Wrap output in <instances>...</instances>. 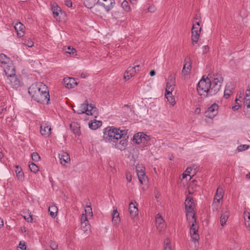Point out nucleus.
<instances>
[{
  "mask_svg": "<svg viewBox=\"0 0 250 250\" xmlns=\"http://www.w3.org/2000/svg\"><path fill=\"white\" fill-rule=\"evenodd\" d=\"M223 81L220 74H208L206 78L203 76L197 86L198 94L203 97L216 94L220 89Z\"/></svg>",
  "mask_w": 250,
  "mask_h": 250,
  "instance_id": "nucleus-1",
  "label": "nucleus"
},
{
  "mask_svg": "<svg viewBox=\"0 0 250 250\" xmlns=\"http://www.w3.org/2000/svg\"><path fill=\"white\" fill-rule=\"evenodd\" d=\"M103 138L105 142H112L115 147L121 150L125 149L127 145L123 131L116 128H107L104 132Z\"/></svg>",
  "mask_w": 250,
  "mask_h": 250,
  "instance_id": "nucleus-2",
  "label": "nucleus"
},
{
  "mask_svg": "<svg viewBox=\"0 0 250 250\" xmlns=\"http://www.w3.org/2000/svg\"><path fill=\"white\" fill-rule=\"evenodd\" d=\"M47 87L43 83H39L32 84L28 89V93L32 99L40 103H48L49 94Z\"/></svg>",
  "mask_w": 250,
  "mask_h": 250,
  "instance_id": "nucleus-3",
  "label": "nucleus"
},
{
  "mask_svg": "<svg viewBox=\"0 0 250 250\" xmlns=\"http://www.w3.org/2000/svg\"><path fill=\"white\" fill-rule=\"evenodd\" d=\"M185 204L187 212V219L188 221L189 224H191L190 228L191 238L193 241H197L199 238V236L197 233L198 231V227L197 225L196 220L195 218V214L193 212L194 203L192 201V199L188 197L186 199Z\"/></svg>",
  "mask_w": 250,
  "mask_h": 250,
  "instance_id": "nucleus-4",
  "label": "nucleus"
},
{
  "mask_svg": "<svg viewBox=\"0 0 250 250\" xmlns=\"http://www.w3.org/2000/svg\"><path fill=\"white\" fill-rule=\"evenodd\" d=\"M73 111L79 114L85 113L88 115H93L97 114V108L91 104H89L87 100L75 108H73Z\"/></svg>",
  "mask_w": 250,
  "mask_h": 250,
  "instance_id": "nucleus-5",
  "label": "nucleus"
},
{
  "mask_svg": "<svg viewBox=\"0 0 250 250\" xmlns=\"http://www.w3.org/2000/svg\"><path fill=\"white\" fill-rule=\"evenodd\" d=\"M51 126L48 122H43L41 124L40 132L45 138L49 136L51 134Z\"/></svg>",
  "mask_w": 250,
  "mask_h": 250,
  "instance_id": "nucleus-6",
  "label": "nucleus"
},
{
  "mask_svg": "<svg viewBox=\"0 0 250 250\" xmlns=\"http://www.w3.org/2000/svg\"><path fill=\"white\" fill-rule=\"evenodd\" d=\"M191 68V62L189 58H187L185 60V63L182 71L183 76L186 79L190 74Z\"/></svg>",
  "mask_w": 250,
  "mask_h": 250,
  "instance_id": "nucleus-7",
  "label": "nucleus"
},
{
  "mask_svg": "<svg viewBox=\"0 0 250 250\" xmlns=\"http://www.w3.org/2000/svg\"><path fill=\"white\" fill-rule=\"evenodd\" d=\"M139 67L140 65L139 64H136L132 67H129L124 74V79L125 80H128L135 74L137 71H139Z\"/></svg>",
  "mask_w": 250,
  "mask_h": 250,
  "instance_id": "nucleus-8",
  "label": "nucleus"
},
{
  "mask_svg": "<svg viewBox=\"0 0 250 250\" xmlns=\"http://www.w3.org/2000/svg\"><path fill=\"white\" fill-rule=\"evenodd\" d=\"M97 3L108 12L114 7L115 2L114 0H98Z\"/></svg>",
  "mask_w": 250,
  "mask_h": 250,
  "instance_id": "nucleus-9",
  "label": "nucleus"
},
{
  "mask_svg": "<svg viewBox=\"0 0 250 250\" xmlns=\"http://www.w3.org/2000/svg\"><path fill=\"white\" fill-rule=\"evenodd\" d=\"M201 28L196 27L195 24H193L191 31V41L193 45L197 43L199 40Z\"/></svg>",
  "mask_w": 250,
  "mask_h": 250,
  "instance_id": "nucleus-10",
  "label": "nucleus"
},
{
  "mask_svg": "<svg viewBox=\"0 0 250 250\" xmlns=\"http://www.w3.org/2000/svg\"><path fill=\"white\" fill-rule=\"evenodd\" d=\"M218 106L216 104H213L205 112V116L209 118H213L218 113Z\"/></svg>",
  "mask_w": 250,
  "mask_h": 250,
  "instance_id": "nucleus-11",
  "label": "nucleus"
},
{
  "mask_svg": "<svg viewBox=\"0 0 250 250\" xmlns=\"http://www.w3.org/2000/svg\"><path fill=\"white\" fill-rule=\"evenodd\" d=\"M6 82L12 87H17L20 85V81L17 78L15 74L12 75L11 76H7Z\"/></svg>",
  "mask_w": 250,
  "mask_h": 250,
  "instance_id": "nucleus-12",
  "label": "nucleus"
},
{
  "mask_svg": "<svg viewBox=\"0 0 250 250\" xmlns=\"http://www.w3.org/2000/svg\"><path fill=\"white\" fill-rule=\"evenodd\" d=\"M149 137L143 133H138L135 134L133 137V140L137 144L145 143L149 140Z\"/></svg>",
  "mask_w": 250,
  "mask_h": 250,
  "instance_id": "nucleus-13",
  "label": "nucleus"
},
{
  "mask_svg": "<svg viewBox=\"0 0 250 250\" xmlns=\"http://www.w3.org/2000/svg\"><path fill=\"white\" fill-rule=\"evenodd\" d=\"M59 155L61 164L63 166H66V164L69 163L70 162L69 154L67 152L62 151Z\"/></svg>",
  "mask_w": 250,
  "mask_h": 250,
  "instance_id": "nucleus-14",
  "label": "nucleus"
},
{
  "mask_svg": "<svg viewBox=\"0 0 250 250\" xmlns=\"http://www.w3.org/2000/svg\"><path fill=\"white\" fill-rule=\"evenodd\" d=\"M175 86V80L174 77L170 76L169 77L167 83L166 92H172Z\"/></svg>",
  "mask_w": 250,
  "mask_h": 250,
  "instance_id": "nucleus-15",
  "label": "nucleus"
},
{
  "mask_svg": "<svg viewBox=\"0 0 250 250\" xmlns=\"http://www.w3.org/2000/svg\"><path fill=\"white\" fill-rule=\"evenodd\" d=\"M63 81L65 87L68 89L72 88L77 85L75 80L72 78L68 77L64 78Z\"/></svg>",
  "mask_w": 250,
  "mask_h": 250,
  "instance_id": "nucleus-16",
  "label": "nucleus"
},
{
  "mask_svg": "<svg viewBox=\"0 0 250 250\" xmlns=\"http://www.w3.org/2000/svg\"><path fill=\"white\" fill-rule=\"evenodd\" d=\"M14 28L17 32L18 36L19 37H21L23 36L25 26L22 23L20 22L17 23L15 25Z\"/></svg>",
  "mask_w": 250,
  "mask_h": 250,
  "instance_id": "nucleus-17",
  "label": "nucleus"
},
{
  "mask_svg": "<svg viewBox=\"0 0 250 250\" xmlns=\"http://www.w3.org/2000/svg\"><path fill=\"white\" fill-rule=\"evenodd\" d=\"M4 72L7 76H11L12 75L15 74V70L12 62L8 64L7 66L4 68Z\"/></svg>",
  "mask_w": 250,
  "mask_h": 250,
  "instance_id": "nucleus-18",
  "label": "nucleus"
},
{
  "mask_svg": "<svg viewBox=\"0 0 250 250\" xmlns=\"http://www.w3.org/2000/svg\"><path fill=\"white\" fill-rule=\"evenodd\" d=\"M224 191L222 187L219 186L217 189L214 200L220 201L223 199Z\"/></svg>",
  "mask_w": 250,
  "mask_h": 250,
  "instance_id": "nucleus-19",
  "label": "nucleus"
},
{
  "mask_svg": "<svg viewBox=\"0 0 250 250\" xmlns=\"http://www.w3.org/2000/svg\"><path fill=\"white\" fill-rule=\"evenodd\" d=\"M244 104L247 108H250V86L246 91V96L243 99Z\"/></svg>",
  "mask_w": 250,
  "mask_h": 250,
  "instance_id": "nucleus-20",
  "label": "nucleus"
},
{
  "mask_svg": "<svg viewBox=\"0 0 250 250\" xmlns=\"http://www.w3.org/2000/svg\"><path fill=\"white\" fill-rule=\"evenodd\" d=\"M129 210L130 215L133 217H135L138 214V208L132 202L129 205Z\"/></svg>",
  "mask_w": 250,
  "mask_h": 250,
  "instance_id": "nucleus-21",
  "label": "nucleus"
},
{
  "mask_svg": "<svg viewBox=\"0 0 250 250\" xmlns=\"http://www.w3.org/2000/svg\"><path fill=\"white\" fill-rule=\"evenodd\" d=\"M229 218V214L227 211H224L222 210L221 211L220 219V223L222 227H224L226 223Z\"/></svg>",
  "mask_w": 250,
  "mask_h": 250,
  "instance_id": "nucleus-22",
  "label": "nucleus"
},
{
  "mask_svg": "<svg viewBox=\"0 0 250 250\" xmlns=\"http://www.w3.org/2000/svg\"><path fill=\"white\" fill-rule=\"evenodd\" d=\"M112 223L115 225H118L120 222L119 213L117 209H114L112 213Z\"/></svg>",
  "mask_w": 250,
  "mask_h": 250,
  "instance_id": "nucleus-23",
  "label": "nucleus"
},
{
  "mask_svg": "<svg viewBox=\"0 0 250 250\" xmlns=\"http://www.w3.org/2000/svg\"><path fill=\"white\" fill-rule=\"evenodd\" d=\"M15 172L19 180L22 181L24 179V174L22 169L19 166H15Z\"/></svg>",
  "mask_w": 250,
  "mask_h": 250,
  "instance_id": "nucleus-24",
  "label": "nucleus"
},
{
  "mask_svg": "<svg viewBox=\"0 0 250 250\" xmlns=\"http://www.w3.org/2000/svg\"><path fill=\"white\" fill-rule=\"evenodd\" d=\"M70 127L73 132L78 136L80 135L81 132L79 125L75 123H73L70 125Z\"/></svg>",
  "mask_w": 250,
  "mask_h": 250,
  "instance_id": "nucleus-25",
  "label": "nucleus"
},
{
  "mask_svg": "<svg viewBox=\"0 0 250 250\" xmlns=\"http://www.w3.org/2000/svg\"><path fill=\"white\" fill-rule=\"evenodd\" d=\"M102 125L101 121L95 120L89 123V127L93 130H95Z\"/></svg>",
  "mask_w": 250,
  "mask_h": 250,
  "instance_id": "nucleus-26",
  "label": "nucleus"
},
{
  "mask_svg": "<svg viewBox=\"0 0 250 250\" xmlns=\"http://www.w3.org/2000/svg\"><path fill=\"white\" fill-rule=\"evenodd\" d=\"M90 224L88 221L82 222L81 223V228L84 233L88 234L90 230Z\"/></svg>",
  "mask_w": 250,
  "mask_h": 250,
  "instance_id": "nucleus-27",
  "label": "nucleus"
},
{
  "mask_svg": "<svg viewBox=\"0 0 250 250\" xmlns=\"http://www.w3.org/2000/svg\"><path fill=\"white\" fill-rule=\"evenodd\" d=\"M0 62L2 64H8L11 63V60L4 54H0Z\"/></svg>",
  "mask_w": 250,
  "mask_h": 250,
  "instance_id": "nucleus-28",
  "label": "nucleus"
},
{
  "mask_svg": "<svg viewBox=\"0 0 250 250\" xmlns=\"http://www.w3.org/2000/svg\"><path fill=\"white\" fill-rule=\"evenodd\" d=\"M50 215L53 218L55 217L58 212V208L55 205H52L50 206L48 208Z\"/></svg>",
  "mask_w": 250,
  "mask_h": 250,
  "instance_id": "nucleus-29",
  "label": "nucleus"
},
{
  "mask_svg": "<svg viewBox=\"0 0 250 250\" xmlns=\"http://www.w3.org/2000/svg\"><path fill=\"white\" fill-rule=\"evenodd\" d=\"M52 10L53 16L55 18L59 16V13L61 12V8L56 3H54L52 5Z\"/></svg>",
  "mask_w": 250,
  "mask_h": 250,
  "instance_id": "nucleus-30",
  "label": "nucleus"
},
{
  "mask_svg": "<svg viewBox=\"0 0 250 250\" xmlns=\"http://www.w3.org/2000/svg\"><path fill=\"white\" fill-rule=\"evenodd\" d=\"M245 224L246 228L250 230V214L249 212L244 213Z\"/></svg>",
  "mask_w": 250,
  "mask_h": 250,
  "instance_id": "nucleus-31",
  "label": "nucleus"
},
{
  "mask_svg": "<svg viewBox=\"0 0 250 250\" xmlns=\"http://www.w3.org/2000/svg\"><path fill=\"white\" fill-rule=\"evenodd\" d=\"M165 97L169 104L172 105L175 104V100L172 95V92H166Z\"/></svg>",
  "mask_w": 250,
  "mask_h": 250,
  "instance_id": "nucleus-32",
  "label": "nucleus"
},
{
  "mask_svg": "<svg viewBox=\"0 0 250 250\" xmlns=\"http://www.w3.org/2000/svg\"><path fill=\"white\" fill-rule=\"evenodd\" d=\"M139 180L141 184H143L147 181V177L146 175L145 172L138 173L137 174Z\"/></svg>",
  "mask_w": 250,
  "mask_h": 250,
  "instance_id": "nucleus-33",
  "label": "nucleus"
},
{
  "mask_svg": "<svg viewBox=\"0 0 250 250\" xmlns=\"http://www.w3.org/2000/svg\"><path fill=\"white\" fill-rule=\"evenodd\" d=\"M241 94H240L239 96V98H236L235 99V105L232 106V109L234 111L237 110L241 106V104L240 103L241 102V101L240 100V98H242V96H241Z\"/></svg>",
  "mask_w": 250,
  "mask_h": 250,
  "instance_id": "nucleus-34",
  "label": "nucleus"
},
{
  "mask_svg": "<svg viewBox=\"0 0 250 250\" xmlns=\"http://www.w3.org/2000/svg\"><path fill=\"white\" fill-rule=\"evenodd\" d=\"M95 3L96 0H84V5L88 8H92Z\"/></svg>",
  "mask_w": 250,
  "mask_h": 250,
  "instance_id": "nucleus-35",
  "label": "nucleus"
},
{
  "mask_svg": "<svg viewBox=\"0 0 250 250\" xmlns=\"http://www.w3.org/2000/svg\"><path fill=\"white\" fill-rule=\"evenodd\" d=\"M220 202L214 200L212 205V209L214 211H218L219 208L220 207Z\"/></svg>",
  "mask_w": 250,
  "mask_h": 250,
  "instance_id": "nucleus-36",
  "label": "nucleus"
},
{
  "mask_svg": "<svg viewBox=\"0 0 250 250\" xmlns=\"http://www.w3.org/2000/svg\"><path fill=\"white\" fill-rule=\"evenodd\" d=\"M29 167L30 170L36 173L39 171V168L37 165H36L34 163H31L29 164Z\"/></svg>",
  "mask_w": 250,
  "mask_h": 250,
  "instance_id": "nucleus-37",
  "label": "nucleus"
},
{
  "mask_svg": "<svg viewBox=\"0 0 250 250\" xmlns=\"http://www.w3.org/2000/svg\"><path fill=\"white\" fill-rule=\"evenodd\" d=\"M85 212L86 215L87 216L92 217L93 213L92 208L90 206H87L85 208Z\"/></svg>",
  "mask_w": 250,
  "mask_h": 250,
  "instance_id": "nucleus-38",
  "label": "nucleus"
},
{
  "mask_svg": "<svg viewBox=\"0 0 250 250\" xmlns=\"http://www.w3.org/2000/svg\"><path fill=\"white\" fill-rule=\"evenodd\" d=\"M155 219H156V226H157V225L161 224L162 223H165L162 216L159 214H157L156 215Z\"/></svg>",
  "mask_w": 250,
  "mask_h": 250,
  "instance_id": "nucleus-39",
  "label": "nucleus"
},
{
  "mask_svg": "<svg viewBox=\"0 0 250 250\" xmlns=\"http://www.w3.org/2000/svg\"><path fill=\"white\" fill-rule=\"evenodd\" d=\"M121 6L123 7V8L126 11H128L130 9V7L128 4V2L125 0H124L122 3Z\"/></svg>",
  "mask_w": 250,
  "mask_h": 250,
  "instance_id": "nucleus-40",
  "label": "nucleus"
},
{
  "mask_svg": "<svg viewBox=\"0 0 250 250\" xmlns=\"http://www.w3.org/2000/svg\"><path fill=\"white\" fill-rule=\"evenodd\" d=\"M50 247L52 250H58V245L53 240H51L49 242Z\"/></svg>",
  "mask_w": 250,
  "mask_h": 250,
  "instance_id": "nucleus-41",
  "label": "nucleus"
},
{
  "mask_svg": "<svg viewBox=\"0 0 250 250\" xmlns=\"http://www.w3.org/2000/svg\"><path fill=\"white\" fill-rule=\"evenodd\" d=\"M23 43L29 47H31L34 45V42L29 39H25L23 40Z\"/></svg>",
  "mask_w": 250,
  "mask_h": 250,
  "instance_id": "nucleus-42",
  "label": "nucleus"
},
{
  "mask_svg": "<svg viewBox=\"0 0 250 250\" xmlns=\"http://www.w3.org/2000/svg\"><path fill=\"white\" fill-rule=\"evenodd\" d=\"M136 171L137 174L140 173L141 172H145V167L142 165H137L136 167Z\"/></svg>",
  "mask_w": 250,
  "mask_h": 250,
  "instance_id": "nucleus-43",
  "label": "nucleus"
},
{
  "mask_svg": "<svg viewBox=\"0 0 250 250\" xmlns=\"http://www.w3.org/2000/svg\"><path fill=\"white\" fill-rule=\"evenodd\" d=\"M156 226V228H157V230L159 232H161V231H164L165 230V229H166V226L165 223H162L161 224L157 225Z\"/></svg>",
  "mask_w": 250,
  "mask_h": 250,
  "instance_id": "nucleus-44",
  "label": "nucleus"
},
{
  "mask_svg": "<svg viewBox=\"0 0 250 250\" xmlns=\"http://www.w3.org/2000/svg\"><path fill=\"white\" fill-rule=\"evenodd\" d=\"M249 148V146L247 145H241L238 146L237 150L238 151H242L245 150H247Z\"/></svg>",
  "mask_w": 250,
  "mask_h": 250,
  "instance_id": "nucleus-45",
  "label": "nucleus"
},
{
  "mask_svg": "<svg viewBox=\"0 0 250 250\" xmlns=\"http://www.w3.org/2000/svg\"><path fill=\"white\" fill-rule=\"evenodd\" d=\"M32 158L33 161L38 162L40 160V157L37 152H33L32 154Z\"/></svg>",
  "mask_w": 250,
  "mask_h": 250,
  "instance_id": "nucleus-46",
  "label": "nucleus"
},
{
  "mask_svg": "<svg viewBox=\"0 0 250 250\" xmlns=\"http://www.w3.org/2000/svg\"><path fill=\"white\" fill-rule=\"evenodd\" d=\"M67 50H66V53L70 54H74L76 52V50L74 48H71L70 46H69L67 48Z\"/></svg>",
  "mask_w": 250,
  "mask_h": 250,
  "instance_id": "nucleus-47",
  "label": "nucleus"
},
{
  "mask_svg": "<svg viewBox=\"0 0 250 250\" xmlns=\"http://www.w3.org/2000/svg\"><path fill=\"white\" fill-rule=\"evenodd\" d=\"M18 248L20 249L21 250H25V249H26L25 242H23V241H21L19 244Z\"/></svg>",
  "mask_w": 250,
  "mask_h": 250,
  "instance_id": "nucleus-48",
  "label": "nucleus"
},
{
  "mask_svg": "<svg viewBox=\"0 0 250 250\" xmlns=\"http://www.w3.org/2000/svg\"><path fill=\"white\" fill-rule=\"evenodd\" d=\"M231 93L232 92L230 90L228 89V88H226L224 91V97L225 98H228L230 96Z\"/></svg>",
  "mask_w": 250,
  "mask_h": 250,
  "instance_id": "nucleus-49",
  "label": "nucleus"
},
{
  "mask_svg": "<svg viewBox=\"0 0 250 250\" xmlns=\"http://www.w3.org/2000/svg\"><path fill=\"white\" fill-rule=\"evenodd\" d=\"M170 243V240L168 239H167L165 241V246L164 247V250H171L170 246L169 245V243Z\"/></svg>",
  "mask_w": 250,
  "mask_h": 250,
  "instance_id": "nucleus-50",
  "label": "nucleus"
},
{
  "mask_svg": "<svg viewBox=\"0 0 250 250\" xmlns=\"http://www.w3.org/2000/svg\"><path fill=\"white\" fill-rule=\"evenodd\" d=\"M125 178H126V180L128 182H130L132 180V175L131 174V173L130 172L126 171L125 173Z\"/></svg>",
  "mask_w": 250,
  "mask_h": 250,
  "instance_id": "nucleus-51",
  "label": "nucleus"
},
{
  "mask_svg": "<svg viewBox=\"0 0 250 250\" xmlns=\"http://www.w3.org/2000/svg\"><path fill=\"white\" fill-rule=\"evenodd\" d=\"M193 169H194V174H195V168H193V167H188L186 169L185 172L186 173H187L188 174H189V173H191V171Z\"/></svg>",
  "mask_w": 250,
  "mask_h": 250,
  "instance_id": "nucleus-52",
  "label": "nucleus"
},
{
  "mask_svg": "<svg viewBox=\"0 0 250 250\" xmlns=\"http://www.w3.org/2000/svg\"><path fill=\"white\" fill-rule=\"evenodd\" d=\"M87 216L84 214H83L82 216H81V223L82 222H86V221H88V220H87Z\"/></svg>",
  "mask_w": 250,
  "mask_h": 250,
  "instance_id": "nucleus-53",
  "label": "nucleus"
},
{
  "mask_svg": "<svg viewBox=\"0 0 250 250\" xmlns=\"http://www.w3.org/2000/svg\"><path fill=\"white\" fill-rule=\"evenodd\" d=\"M24 219L28 222H31L32 221V218L31 215H28L27 216H24Z\"/></svg>",
  "mask_w": 250,
  "mask_h": 250,
  "instance_id": "nucleus-54",
  "label": "nucleus"
},
{
  "mask_svg": "<svg viewBox=\"0 0 250 250\" xmlns=\"http://www.w3.org/2000/svg\"><path fill=\"white\" fill-rule=\"evenodd\" d=\"M65 4L68 7H71L72 6V2L70 0H66Z\"/></svg>",
  "mask_w": 250,
  "mask_h": 250,
  "instance_id": "nucleus-55",
  "label": "nucleus"
},
{
  "mask_svg": "<svg viewBox=\"0 0 250 250\" xmlns=\"http://www.w3.org/2000/svg\"><path fill=\"white\" fill-rule=\"evenodd\" d=\"M147 10H148V12L153 13V12H155V11L156 10V8L155 7V6L151 5V6H150L148 8Z\"/></svg>",
  "mask_w": 250,
  "mask_h": 250,
  "instance_id": "nucleus-56",
  "label": "nucleus"
},
{
  "mask_svg": "<svg viewBox=\"0 0 250 250\" xmlns=\"http://www.w3.org/2000/svg\"><path fill=\"white\" fill-rule=\"evenodd\" d=\"M182 175H183V179L186 178L188 176H189L190 177L189 179H191L192 178V177L190 176V175L189 174H188V173H187V174H186V173H183V174H182Z\"/></svg>",
  "mask_w": 250,
  "mask_h": 250,
  "instance_id": "nucleus-57",
  "label": "nucleus"
},
{
  "mask_svg": "<svg viewBox=\"0 0 250 250\" xmlns=\"http://www.w3.org/2000/svg\"><path fill=\"white\" fill-rule=\"evenodd\" d=\"M149 74L151 76H153L156 74V72L154 70H152L150 71Z\"/></svg>",
  "mask_w": 250,
  "mask_h": 250,
  "instance_id": "nucleus-58",
  "label": "nucleus"
},
{
  "mask_svg": "<svg viewBox=\"0 0 250 250\" xmlns=\"http://www.w3.org/2000/svg\"><path fill=\"white\" fill-rule=\"evenodd\" d=\"M200 111H201V109L199 107H197L195 110V113L198 114L200 113Z\"/></svg>",
  "mask_w": 250,
  "mask_h": 250,
  "instance_id": "nucleus-59",
  "label": "nucleus"
},
{
  "mask_svg": "<svg viewBox=\"0 0 250 250\" xmlns=\"http://www.w3.org/2000/svg\"><path fill=\"white\" fill-rule=\"evenodd\" d=\"M86 75L84 73H82L81 74V77L83 78H85L86 77Z\"/></svg>",
  "mask_w": 250,
  "mask_h": 250,
  "instance_id": "nucleus-60",
  "label": "nucleus"
},
{
  "mask_svg": "<svg viewBox=\"0 0 250 250\" xmlns=\"http://www.w3.org/2000/svg\"><path fill=\"white\" fill-rule=\"evenodd\" d=\"M3 226V221L1 218H0V227Z\"/></svg>",
  "mask_w": 250,
  "mask_h": 250,
  "instance_id": "nucleus-61",
  "label": "nucleus"
},
{
  "mask_svg": "<svg viewBox=\"0 0 250 250\" xmlns=\"http://www.w3.org/2000/svg\"><path fill=\"white\" fill-rule=\"evenodd\" d=\"M193 24H195L196 25V27H199V26H200V22L199 21H197L195 23H194Z\"/></svg>",
  "mask_w": 250,
  "mask_h": 250,
  "instance_id": "nucleus-62",
  "label": "nucleus"
},
{
  "mask_svg": "<svg viewBox=\"0 0 250 250\" xmlns=\"http://www.w3.org/2000/svg\"><path fill=\"white\" fill-rule=\"evenodd\" d=\"M3 157V154H2V153L1 151H0V160H1Z\"/></svg>",
  "mask_w": 250,
  "mask_h": 250,
  "instance_id": "nucleus-63",
  "label": "nucleus"
},
{
  "mask_svg": "<svg viewBox=\"0 0 250 250\" xmlns=\"http://www.w3.org/2000/svg\"><path fill=\"white\" fill-rule=\"evenodd\" d=\"M204 49H205V52H206V51L208 49V46H204Z\"/></svg>",
  "mask_w": 250,
  "mask_h": 250,
  "instance_id": "nucleus-64",
  "label": "nucleus"
}]
</instances>
